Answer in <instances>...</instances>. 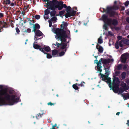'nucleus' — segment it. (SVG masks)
Masks as SVG:
<instances>
[{"label":"nucleus","instance_id":"obj_1","mask_svg":"<svg viewBox=\"0 0 129 129\" xmlns=\"http://www.w3.org/2000/svg\"><path fill=\"white\" fill-rule=\"evenodd\" d=\"M15 95H10L6 91L0 90V106L7 105V103L4 99L8 101L9 105H12L15 103H17L19 98H15Z\"/></svg>","mask_w":129,"mask_h":129},{"label":"nucleus","instance_id":"obj_2","mask_svg":"<svg viewBox=\"0 0 129 129\" xmlns=\"http://www.w3.org/2000/svg\"><path fill=\"white\" fill-rule=\"evenodd\" d=\"M102 19L105 23L103 27L105 30L107 29L108 26H111L112 25L115 26L118 24V22L116 19L108 18V16L106 14L103 15Z\"/></svg>","mask_w":129,"mask_h":129},{"label":"nucleus","instance_id":"obj_3","mask_svg":"<svg viewBox=\"0 0 129 129\" xmlns=\"http://www.w3.org/2000/svg\"><path fill=\"white\" fill-rule=\"evenodd\" d=\"M55 33L56 34L58 39L61 41V42L66 43V38H69L67 34L66 31L64 30L63 28H56L55 30ZM68 43L69 42H67Z\"/></svg>","mask_w":129,"mask_h":129},{"label":"nucleus","instance_id":"obj_4","mask_svg":"<svg viewBox=\"0 0 129 129\" xmlns=\"http://www.w3.org/2000/svg\"><path fill=\"white\" fill-rule=\"evenodd\" d=\"M119 9V7L117 6L114 5L112 6H107L106 9L103 8V10H101V8L100 9V10L102 12H106L107 14L109 15L110 17H113L116 15V12L113 10H117Z\"/></svg>","mask_w":129,"mask_h":129},{"label":"nucleus","instance_id":"obj_5","mask_svg":"<svg viewBox=\"0 0 129 129\" xmlns=\"http://www.w3.org/2000/svg\"><path fill=\"white\" fill-rule=\"evenodd\" d=\"M58 1L57 0H52V1L48 2V9L51 10H55L57 8Z\"/></svg>","mask_w":129,"mask_h":129},{"label":"nucleus","instance_id":"obj_6","mask_svg":"<svg viewBox=\"0 0 129 129\" xmlns=\"http://www.w3.org/2000/svg\"><path fill=\"white\" fill-rule=\"evenodd\" d=\"M67 44L68 42L66 43L61 42L60 44H59L57 42H56L55 46H56V47L58 48L60 46V48L62 50L64 49L65 50L68 47V46L67 47Z\"/></svg>","mask_w":129,"mask_h":129},{"label":"nucleus","instance_id":"obj_7","mask_svg":"<svg viewBox=\"0 0 129 129\" xmlns=\"http://www.w3.org/2000/svg\"><path fill=\"white\" fill-rule=\"evenodd\" d=\"M113 82L112 83V86H119V84L120 83L119 78L115 76H113L112 78Z\"/></svg>","mask_w":129,"mask_h":129},{"label":"nucleus","instance_id":"obj_8","mask_svg":"<svg viewBox=\"0 0 129 129\" xmlns=\"http://www.w3.org/2000/svg\"><path fill=\"white\" fill-rule=\"evenodd\" d=\"M35 43H37L36 42H34L33 44V47L35 49H39L40 50L43 52L44 54H46V53L44 50V48H41V47L38 44H36Z\"/></svg>","mask_w":129,"mask_h":129},{"label":"nucleus","instance_id":"obj_9","mask_svg":"<svg viewBox=\"0 0 129 129\" xmlns=\"http://www.w3.org/2000/svg\"><path fill=\"white\" fill-rule=\"evenodd\" d=\"M110 59H106L103 58H101L99 60L98 62L100 64H102L101 62L104 64H106L108 63H109L110 62Z\"/></svg>","mask_w":129,"mask_h":129},{"label":"nucleus","instance_id":"obj_10","mask_svg":"<svg viewBox=\"0 0 129 129\" xmlns=\"http://www.w3.org/2000/svg\"><path fill=\"white\" fill-rule=\"evenodd\" d=\"M119 86H112L111 87V89L113 91V92L115 93H117L119 91Z\"/></svg>","mask_w":129,"mask_h":129},{"label":"nucleus","instance_id":"obj_11","mask_svg":"<svg viewBox=\"0 0 129 129\" xmlns=\"http://www.w3.org/2000/svg\"><path fill=\"white\" fill-rule=\"evenodd\" d=\"M127 53H125L122 55L121 56V58L122 59V62L123 63H125L127 59Z\"/></svg>","mask_w":129,"mask_h":129},{"label":"nucleus","instance_id":"obj_12","mask_svg":"<svg viewBox=\"0 0 129 129\" xmlns=\"http://www.w3.org/2000/svg\"><path fill=\"white\" fill-rule=\"evenodd\" d=\"M69 15L65 14V17L68 18L69 17H70L71 16H73L75 15L76 13V11L73 10L72 11H71L69 13Z\"/></svg>","mask_w":129,"mask_h":129},{"label":"nucleus","instance_id":"obj_13","mask_svg":"<svg viewBox=\"0 0 129 129\" xmlns=\"http://www.w3.org/2000/svg\"><path fill=\"white\" fill-rule=\"evenodd\" d=\"M106 77V82L107 83L109 84V86L110 88H111L112 87V83L111 82V78L109 77H108V76H105Z\"/></svg>","mask_w":129,"mask_h":129},{"label":"nucleus","instance_id":"obj_14","mask_svg":"<svg viewBox=\"0 0 129 129\" xmlns=\"http://www.w3.org/2000/svg\"><path fill=\"white\" fill-rule=\"evenodd\" d=\"M62 5V2L60 1L59 2L58 1L56 8H57L59 10H62L63 8Z\"/></svg>","mask_w":129,"mask_h":129},{"label":"nucleus","instance_id":"obj_15","mask_svg":"<svg viewBox=\"0 0 129 129\" xmlns=\"http://www.w3.org/2000/svg\"><path fill=\"white\" fill-rule=\"evenodd\" d=\"M96 48L98 49L99 52L100 53H102L103 51V48L98 43L96 45Z\"/></svg>","mask_w":129,"mask_h":129},{"label":"nucleus","instance_id":"obj_16","mask_svg":"<svg viewBox=\"0 0 129 129\" xmlns=\"http://www.w3.org/2000/svg\"><path fill=\"white\" fill-rule=\"evenodd\" d=\"M121 85L124 89L125 90H128L129 89V86L128 85H127L125 83L123 82L121 83Z\"/></svg>","mask_w":129,"mask_h":129},{"label":"nucleus","instance_id":"obj_17","mask_svg":"<svg viewBox=\"0 0 129 129\" xmlns=\"http://www.w3.org/2000/svg\"><path fill=\"white\" fill-rule=\"evenodd\" d=\"M43 35L42 33L38 29L35 32V35L37 36L41 37Z\"/></svg>","mask_w":129,"mask_h":129},{"label":"nucleus","instance_id":"obj_18","mask_svg":"<svg viewBox=\"0 0 129 129\" xmlns=\"http://www.w3.org/2000/svg\"><path fill=\"white\" fill-rule=\"evenodd\" d=\"M97 65V69L98 71H99L100 72H101L102 71V69L101 68H102V66H101V65L98 62H97L96 63Z\"/></svg>","mask_w":129,"mask_h":129},{"label":"nucleus","instance_id":"obj_19","mask_svg":"<svg viewBox=\"0 0 129 129\" xmlns=\"http://www.w3.org/2000/svg\"><path fill=\"white\" fill-rule=\"evenodd\" d=\"M103 66L104 67V69L105 70V75L106 76H108L109 74V70L107 69H108V68H106L105 67V66L104 65H103Z\"/></svg>","mask_w":129,"mask_h":129},{"label":"nucleus","instance_id":"obj_20","mask_svg":"<svg viewBox=\"0 0 129 129\" xmlns=\"http://www.w3.org/2000/svg\"><path fill=\"white\" fill-rule=\"evenodd\" d=\"M72 8L71 7H70V6H68L67 7L66 9V11L67 12V13L66 14L69 15V13L71 11Z\"/></svg>","mask_w":129,"mask_h":129},{"label":"nucleus","instance_id":"obj_21","mask_svg":"<svg viewBox=\"0 0 129 129\" xmlns=\"http://www.w3.org/2000/svg\"><path fill=\"white\" fill-rule=\"evenodd\" d=\"M44 50L45 51L47 52H49L50 51V48L48 46H44Z\"/></svg>","mask_w":129,"mask_h":129},{"label":"nucleus","instance_id":"obj_22","mask_svg":"<svg viewBox=\"0 0 129 129\" xmlns=\"http://www.w3.org/2000/svg\"><path fill=\"white\" fill-rule=\"evenodd\" d=\"M58 53V51L57 50L54 49L52 50V54L53 56H55V55H57L58 56V55L57 54Z\"/></svg>","mask_w":129,"mask_h":129},{"label":"nucleus","instance_id":"obj_23","mask_svg":"<svg viewBox=\"0 0 129 129\" xmlns=\"http://www.w3.org/2000/svg\"><path fill=\"white\" fill-rule=\"evenodd\" d=\"M72 87L75 90H78L80 88L78 87L77 83L73 84L72 85Z\"/></svg>","mask_w":129,"mask_h":129},{"label":"nucleus","instance_id":"obj_24","mask_svg":"<svg viewBox=\"0 0 129 129\" xmlns=\"http://www.w3.org/2000/svg\"><path fill=\"white\" fill-rule=\"evenodd\" d=\"M126 76V72H122L121 75V77L122 79H124L125 78Z\"/></svg>","mask_w":129,"mask_h":129},{"label":"nucleus","instance_id":"obj_25","mask_svg":"<svg viewBox=\"0 0 129 129\" xmlns=\"http://www.w3.org/2000/svg\"><path fill=\"white\" fill-rule=\"evenodd\" d=\"M99 75H101V77L102 78V80L106 82V77L105 76H106L105 75H103L101 73H100V74H99Z\"/></svg>","mask_w":129,"mask_h":129},{"label":"nucleus","instance_id":"obj_26","mask_svg":"<svg viewBox=\"0 0 129 129\" xmlns=\"http://www.w3.org/2000/svg\"><path fill=\"white\" fill-rule=\"evenodd\" d=\"M67 50V49H66L64 50V51H61L60 52L59 54L58 55L59 56H61L64 55L65 54V52Z\"/></svg>","mask_w":129,"mask_h":129},{"label":"nucleus","instance_id":"obj_27","mask_svg":"<svg viewBox=\"0 0 129 129\" xmlns=\"http://www.w3.org/2000/svg\"><path fill=\"white\" fill-rule=\"evenodd\" d=\"M33 28H35V29H39L40 28V26L39 25L38 23H36L34 24H33Z\"/></svg>","mask_w":129,"mask_h":129},{"label":"nucleus","instance_id":"obj_28","mask_svg":"<svg viewBox=\"0 0 129 129\" xmlns=\"http://www.w3.org/2000/svg\"><path fill=\"white\" fill-rule=\"evenodd\" d=\"M53 11L50 12V15L51 17L54 16L56 13V11L55 10H52Z\"/></svg>","mask_w":129,"mask_h":129},{"label":"nucleus","instance_id":"obj_29","mask_svg":"<svg viewBox=\"0 0 129 129\" xmlns=\"http://www.w3.org/2000/svg\"><path fill=\"white\" fill-rule=\"evenodd\" d=\"M123 44L127 45H129V40L126 39L123 40Z\"/></svg>","mask_w":129,"mask_h":129},{"label":"nucleus","instance_id":"obj_30","mask_svg":"<svg viewBox=\"0 0 129 129\" xmlns=\"http://www.w3.org/2000/svg\"><path fill=\"white\" fill-rule=\"evenodd\" d=\"M125 90L124 89V88H119V93L122 94V93L124 91H126V90Z\"/></svg>","mask_w":129,"mask_h":129},{"label":"nucleus","instance_id":"obj_31","mask_svg":"<svg viewBox=\"0 0 129 129\" xmlns=\"http://www.w3.org/2000/svg\"><path fill=\"white\" fill-rule=\"evenodd\" d=\"M3 4L6 5L10 4H11V1L10 0H5Z\"/></svg>","mask_w":129,"mask_h":129},{"label":"nucleus","instance_id":"obj_32","mask_svg":"<svg viewBox=\"0 0 129 129\" xmlns=\"http://www.w3.org/2000/svg\"><path fill=\"white\" fill-rule=\"evenodd\" d=\"M98 43L100 44H101L103 43V40L102 38L101 37H100L98 40Z\"/></svg>","mask_w":129,"mask_h":129},{"label":"nucleus","instance_id":"obj_33","mask_svg":"<svg viewBox=\"0 0 129 129\" xmlns=\"http://www.w3.org/2000/svg\"><path fill=\"white\" fill-rule=\"evenodd\" d=\"M45 15H47L50 13V10L49 9H46L44 11Z\"/></svg>","mask_w":129,"mask_h":129},{"label":"nucleus","instance_id":"obj_34","mask_svg":"<svg viewBox=\"0 0 129 129\" xmlns=\"http://www.w3.org/2000/svg\"><path fill=\"white\" fill-rule=\"evenodd\" d=\"M122 68V66L121 64H120L118 65V66L117 67L116 69L117 70H121Z\"/></svg>","mask_w":129,"mask_h":129},{"label":"nucleus","instance_id":"obj_35","mask_svg":"<svg viewBox=\"0 0 129 129\" xmlns=\"http://www.w3.org/2000/svg\"><path fill=\"white\" fill-rule=\"evenodd\" d=\"M40 37L39 36H37L35 35L34 37V40L35 41H37L39 39H41L43 38V36H42L41 38H39L38 37Z\"/></svg>","mask_w":129,"mask_h":129},{"label":"nucleus","instance_id":"obj_36","mask_svg":"<svg viewBox=\"0 0 129 129\" xmlns=\"http://www.w3.org/2000/svg\"><path fill=\"white\" fill-rule=\"evenodd\" d=\"M29 7V6H28L27 7L24 6L23 8V10L24 11L26 12H28L29 11V9L27 8Z\"/></svg>","mask_w":129,"mask_h":129},{"label":"nucleus","instance_id":"obj_37","mask_svg":"<svg viewBox=\"0 0 129 129\" xmlns=\"http://www.w3.org/2000/svg\"><path fill=\"white\" fill-rule=\"evenodd\" d=\"M43 115V114L39 113L37 114V116H36V117L38 119L39 118H41Z\"/></svg>","mask_w":129,"mask_h":129},{"label":"nucleus","instance_id":"obj_38","mask_svg":"<svg viewBox=\"0 0 129 129\" xmlns=\"http://www.w3.org/2000/svg\"><path fill=\"white\" fill-rule=\"evenodd\" d=\"M123 40H122L119 41L118 44L120 47H122L123 46Z\"/></svg>","mask_w":129,"mask_h":129},{"label":"nucleus","instance_id":"obj_39","mask_svg":"<svg viewBox=\"0 0 129 129\" xmlns=\"http://www.w3.org/2000/svg\"><path fill=\"white\" fill-rule=\"evenodd\" d=\"M115 46L116 48L117 49H119V44L118 41H116L115 44Z\"/></svg>","mask_w":129,"mask_h":129},{"label":"nucleus","instance_id":"obj_40","mask_svg":"<svg viewBox=\"0 0 129 129\" xmlns=\"http://www.w3.org/2000/svg\"><path fill=\"white\" fill-rule=\"evenodd\" d=\"M57 18L56 17H53L50 20L51 21H56Z\"/></svg>","mask_w":129,"mask_h":129},{"label":"nucleus","instance_id":"obj_41","mask_svg":"<svg viewBox=\"0 0 129 129\" xmlns=\"http://www.w3.org/2000/svg\"><path fill=\"white\" fill-rule=\"evenodd\" d=\"M4 23L3 24L2 26L3 27L6 28L7 27V23L6 22H3Z\"/></svg>","mask_w":129,"mask_h":129},{"label":"nucleus","instance_id":"obj_42","mask_svg":"<svg viewBox=\"0 0 129 129\" xmlns=\"http://www.w3.org/2000/svg\"><path fill=\"white\" fill-rule=\"evenodd\" d=\"M62 23H63V25L64 28H65V27H66L67 28H68L67 27V26L68 25V24L67 22H64V21H63L62 22Z\"/></svg>","mask_w":129,"mask_h":129},{"label":"nucleus","instance_id":"obj_43","mask_svg":"<svg viewBox=\"0 0 129 129\" xmlns=\"http://www.w3.org/2000/svg\"><path fill=\"white\" fill-rule=\"evenodd\" d=\"M46 53V54H47V58L50 59L52 57V56L51 54L48 53Z\"/></svg>","mask_w":129,"mask_h":129},{"label":"nucleus","instance_id":"obj_44","mask_svg":"<svg viewBox=\"0 0 129 129\" xmlns=\"http://www.w3.org/2000/svg\"><path fill=\"white\" fill-rule=\"evenodd\" d=\"M24 32L25 33H30L31 32V30L29 28H28L26 30H25Z\"/></svg>","mask_w":129,"mask_h":129},{"label":"nucleus","instance_id":"obj_45","mask_svg":"<svg viewBox=\"0 0 129 129\" xmlns=\"http://www.w3.org/2000/svg\"><path fill=\"white\" fill-rule=\"evenodd\" d=\"M65 12V11L63 10L61 11H60L59 12V14L60 16L61 15H63Z\"/></svg>","mask_w":129,"mask_h":129},{"label":"nucleus","instance_id":"obj_46","mask_svg":"<svg viewBox=\"0 0 129 129\" xmlns=\"http://www.w3.org/2000/svg\"><path fill=\"white\" fill-rule=\"evenodd\" d=\"M35 17L36 19H39L40 18V16L39 15H36L35 16Z\"/></svg>","mask_w":129,"mask_h":129},{"label":"nucleus","instance_id":"obj_47","mask_svg":"<svg viewBox=\"0 0 129 129\" xmlns=\"http://www.w3.org/2000/svg\"><path fill=\"white\" fill-rule=\"evenodd\" d=\"M129 4V1H127L125 2L124 5L126 7L127 6H128Z\"/></svg>","mask_w":129,"mask_h":129},{"label":"nucleus","instance_id":"obj_48","mask_svg":"<svg viewBox=\"0 0 129 129\" xmlns=\"http://www.w3.org/2000/svg\"><path fill=\"white\" fill-rule=\"evenodd\" d=\"M27 19L28 21H30L29 22V25H33V24L32 23L31 20H30V18H27Z\"/></svg>","mask_w":129,"mask_h":129},{"label":"nucleus","instance_id":"obj_49","mask_svg":"<svg viewBox=\"0 0 129 129\" xmlns=\"http://www.w3.org/2000/svg\"><path fill=\"white\" fill-rule=\"evenodd\" d=\"M115 76H118L120 74V72L119 71H116L115 72Z\"/></svg>","mask_w":129,"mask_h":129},{"label":"nucleus","instance_id":"obj_50","mask_svg":"<svg viewBox=\"0 0 129 129\" xmlns=\"http://www.w3.org/2000/svg\"><path fill=\"white\" fill-rule=\"evenodd\" d=\"M55 104V103H52L51 102H50L49 103H48L47 104V105H50V106H52V105H54Z\"/></svg>","mask_w":129,"mask_h":129},{"label":"nucleus","instance_id":"obj_51","mask_svg":"<svg viewBox=\"0 0 129 129\" xmlns=\"http://www.w3.org/2000/svg\"><path fill=\"white\" fill-rule=\"evenodd\" d=\"M15 29L16 31V32L18 34H19L20 32V31L19 29L17 27Z\"/></svg>","mask_w":129,"mask_h":129},{"label":"nucleus","instance_id":"obj_52","mask_svg":"<svg viewBox=\"0 0 129 129\" xmlns=\"http://www.w3.org/2000/svg\"><path fill=\"white\" fill-rule=\"evenodd\" d=\"M125 81L128 84H129V79L127 78L125 79Z\"/></svg>","mask_w":129,"mask_h":129},{"label":"nucleus","instance_id":"obj_53","mask_svg":"<svg viewBox=\"0 0 129 129\" xmlns=\"http://www.w3.org/2000/svg\"><path fill=\"white\" fill-rule=\"evenodd\" d=\"M78 86H80L81 87H84V85L81 83L80 84H78Z\"/></svg>","mask_w":129,"mask_h":129},{"label":"nucleus","instance_id":"obj_54","mask_svg":"<svg viewBox=\"0 0 129 129\" xmlns=\"http://www.w3.org/2000/svg\"><path fill=\"white\" fill-rule=\"evenodd\" d=\"M49 27H51L52 26V23L51 21L50 20L49 21Z\"/></svg>","mask_w":129,"mask_h":129},{"label":"nucleus","instance_id":"obj_55","mask_svg":"<svg viewBox=\"0 0 129 129\" xmlns=\"http://www.w3.org/2000/svg\"><path fill=\"white\" fill-rule=\"evenodd\" d=\"M4 16V15L3 13H0V18Z\"/></svg>","mask_w":129,"mask_h":129},{"label":"nucleus","instance_id":"obj_56","mask_svg":"<svg viewBox=\"0 0 129 129\" xmlns=\"http://www.w3.org/2000/svg\"><path fill=\"white\" fill-rule=\"evenodd\" d=\"M117 38L119 40H120L122 39V37L120 36H118L117 37Z\"/></svg>","mask_w":129,"mask_h":129},{"label":"nucleus","instance_id":"obj_57","mask_svg":"<svg viewBox=\"0 0 129 129\" xmlns=\"http://www.w3.org/2000/svg\"><path fill=\"white\" fill-rule=\"evenodd\" d=\"M0 26L1 27H0V32L3 31L4 30L3 28L4 27H2V26Z\"/></svg>","mask_w":129,"mask_h":129},{"label":"nucleus","instance_id":"obj_58","mask_svg":"<svg viewBox=\"0 0 129 129\" xmlns=\"http://www.w3.org/2000/svg\"><path fill=\"white\" fill-rule=\"evenodd\" d=\"M67 31H68L67 33L68 34V36H68L69 38L70 37H69V36H70V30H68Z\"/></svg>","mask_w":129,"mask_h":129},{"label":"nucleus","instance_id":"obj_59","mask_svg":"<svg viewBox=\"0 0 129 129\" xmlns=\"http://www.w3.org/2000/svg\"><path fill=\"white\" fill-rule=\"evenodd\" d=\"M63 3L62 2V6L63 7V8H66L67 7V5L65 4H63Z\"/></svg>","mask_w":129,"mask_h":129},{"label":"nucleus","instance_id":"obj_60","mask_svg":"<svg viewBox=\"0 0 129 129\" xmlns=\"http://www.w3.org/2000/svg\"><path fill=\"white\" fill-rule=\"evenodd\" d=\"M126 21L128 23H129V17L126 18Z\"/></svg>","mask_w":129,"mask_h":129},{"label":"nucleus","instance_id":"obj_61","mask_svg":"<svg viewBox=\"0 0 129 129\" xmlns=\"http://www.w3.org/2000/svg\"><path fill=\"white\" fill-rule=\"evenodd\" d=\"M21 14H22V15H23V16L25 15V11L24 10L23 11H22L21 12Z\"/></svg>","mask_w":129,"mask_h":129},{"label":"nucleus","instance_id":"obj_62","mask_svg":"<svg viewBox=\"0 0 129 129\" xmlns=\"http://www.w3.org/2000/svg\"><path fill=\"white\" fill-rule=\"evenodd\" d=\"M127 67L125 65L123 67V69H126L127 68Z\"/></svg>","mask_w":129,"mask_h":129},{"label":"nucleus","instance_id":"obj_63","mask_svg":"<svg viewBox=\"0 0 129 129\" xmlns=\"http://www.w3.org/2000/svg\"><path fill=\"white\" fill-rule=\"evenodd\" d=\"M33 28V29L32 31V32H34V31L35 33L36 30H37L36 29H35V28Z\"/></svg>","mask_w":129,"mask_h":129},{"label":"nucleus","instance_id":"obj_64","mask_svg":"<svg viewBox=\"0 0 129 129\" xmlns=\"http://www.w3.org/2000/svg\"><path fill=\"white\" fill-rule=\"evenodd\" d=\"M127 97L126 95H125L123 96V98L124 99V100H126V99Z\"/></svg>","mask_w":129,"mask_h":129}]
</instances>
